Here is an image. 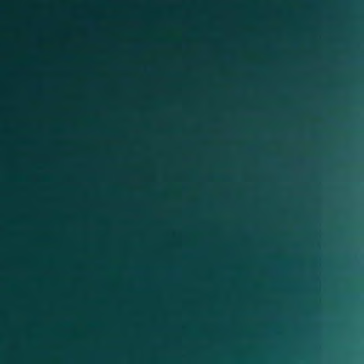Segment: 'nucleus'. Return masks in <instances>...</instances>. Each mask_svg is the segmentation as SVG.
<instances>
[{"label": "nucleus", "mask_w": 364, "mask_h": 364, "mask_svg": "<svg viewBox=\"0 0 364 364\" xmlns=\"http://www.w3.org/2000/svg\"><path fill=\"white\" fill-rule=\"evenodd\" d=\"M0 255H226V252H0Z\"/></svg>", "instance_id": "1"}]
</instances>
